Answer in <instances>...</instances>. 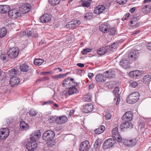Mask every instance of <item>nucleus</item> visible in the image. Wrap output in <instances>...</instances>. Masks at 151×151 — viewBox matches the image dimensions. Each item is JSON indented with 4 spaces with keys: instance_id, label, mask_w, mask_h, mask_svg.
I'll use <instances>...</instances> for the list:
<instances>
[{
    "instance_id": "62",
    "label": "nucleus",
    "mask_w": 151,
    "mask_h": 151,
    "mask_svg": "<svg viewBox=\"0 0 151 151\" xmlns=\"http://www.w3.org/2000/svg\"><path fill=\"white\" fill-rule=\"evenodd\" d=\"M88 76L90 79H91L93 76L94 74L91 73H89L88 74Z\"/></svg>"
},
{
    "instance_id": "54",
    "label": "nucleus",
    "mask_w": 151,
    "mask_h": 151,
    "mask_svg": "<svg viewBox=\"0 0 151 151\" xmlns=\"http://www.w3.org/2000/svg\"><path fill=\"white\" fill-rule=\"evenodd\" d=\"M117 46V44L114 42L113 44L109 47L110 48L114 49H115L116 48Z\"/></svg>"
},
{
    "instance_id": "60",
    "label": "nucleus",
    "mask_w": 151,
    "mask_h": 151,
    "mask_svg": "<svg viewBox=\"0 0 151 151\" xmlns=\"http://www.w3.org/2000/svg\"><path fill=\"white\" fill-rule=\"evenodd\" d=\"M53 102L52 101L50 100H49L48 101L45 102H44V104H53Z\"/></svg>"
},
{
    "instance_id": "32",
    "label": "nucleus",
    "mask_w": 151,
    "mask_h": 151,
    "mask_svg": "<svg viewBox=\"0 0 151 151\" xmlns=\"http://www.w3.org/2000/svg\"><path fill=\"white\" fill-rule=\"evenodd\" d=\"M28 114L31 116H35L38 114V112L34 109H32L29 110Z\"/></svg>"
},
{
    "instance_id": "45",
    "label": "nucleus",
    "mask_w": 151,
    "mask_h": 151,
    "mask_svg": "<svg viewBox=\"0 0 151 151\" xmlns=\"http://www.w3.org/2000/svg\"><path fill=\"white\" fill-rule=\"evenodd\" d=\"M122 141L124 143V144L126 146H130V140H128L127 139H122Z\"/></svg>"
},
{
    "instance_id": "41",
    "label": "nucleus",
    "mask_w": 151,
    "mask_h": 151,
    "mask_svg": "<svg viewBox=\"0 0 151 151\" xmlns=\"http://www.w3.org/2000/svg\"><path fill=\"white\" fill-rule=\"evenodd\" d=\"M61 0H49V3L53 6L56 5L60 3Z\"/></svg>"
},
{
    "instance_id": "6",
    "label": "nucleus",
    "mask_w": 151,
    "mask_h": 151,
    "mask_svg": "<svg viewBox=\"0 0 151 151\" xmlns=\"http://www.w3.org/2000/svg\"><path fill=\"white\" fill-rule=\"evenodd\" d=\"M76 82L74 81V79L73 78H66L63 81L62 83V86L67 88L71 87L73 84L75 85L76 84Z\"/></svg>"
},
{
    "instance_id": "50",
    "label": "nucleus",
    "mask_w": 151,
    "mask_h": 151,
    "mask_svg": "<svg viewBox=\"0 0 151 151\" xmlns=\"http://www.w3.org/2000/svg\"><path fill=\"white\" fill-rule=\"evenodd\" d=\"M127 0H116L117 3L120 4H125L127 1Z\"/></svg>"
},
{
    "instance_id": "8",
    "label": "nucleus",
    "mask_w": 151,
    "mask_h": 151,
    "mask_svg": "<svg viewBox=\"0 0 151 151\" xmlns=\"http://www.w3.org/2000/svg\"><path fill=\"white\" fill-rule=\"evenodd\" d=\"M9 17L13 19H17L21 15L19 11L15 9L10 10L8 14Z\"/></svg>"
},
{
    "instance_id": "10",
    "label": "nucleus",
    "mask_w": 151,
    "mask_h": 151,
    "mask_svg": "<svg viewBox=\"0 0 151 151\" xmlns=\"http://www.w3.org/2000/svg\"><path fill=\"white\" fill-rule=\"evenodd\" d=\"M112 137L115 138L118 142H122V138L119 134L117 127H115L113 129L112 131Z\"/></svg>"
},
{
    "instance_id": "17",
    "label": "nucleus",
    "mask_w": 151,
    "mask_h": 151,
    "mask_svg": "<svg viewBox=\"0 0 151 151\" xmlns=\"http://www.w3.org/2000/svg\"><path fill=\"white\" fill-rule=\"evenodd\" d=\"M40 136L41 132L39 130H38L32 134L30 136V139L31 140L35 141L37 140Z\"/></svg>"
},
{
    "instance_id": "28",
    "label": "nucleus",
    "mask_w": 151,
    "mask_h": 151,
    "mask_svg": "<svg viewBox=\"0 0 151 151\" xmlns=\"http://www.w3.org/2000/svg\"><path fill=\"white\" fill-rule=\"evenodd\" d=\"M10 9V7L9 5L0 6V13H6L8 12Z\"/></svg>"
},
{
    "instance_id": "31",
    "label": "nucleus",
    "mask_w": 151,
    "mask_h": 151,
    "mask_svg": "<svg viewBox=\"0 0 151 151\" xmlns=\"http://www.w3.org/2000/svg\"><path fill=\"white\" fill-rule=\"evenodd\" d=\"M21 70L24 72H27L29 69V66L26 64H23L20 67Z\"/></svg>"
},
{
    "instance_id": "38",
    "label": "nucleus",
    "mask_w": 151,
    "mask_h": 151,
    "mask_svg": "<svg viewBox=\"0 0 151 151\" xmlns=\"http://www.w3.org/2000/svg\"><path fill=\"white\" fill-rule=\"evenodd\" d=\"M151 76L149 75H147L144 76L143 82L145 83H148L150 81Z\"/></svg>"
},
{
    "instance_id": "26",
    "label": "nucleus",
    "mask_w": 151,
    "mask_h": 151,
    "mask_svg": "<svg viewBox=\"0 0 151 151\" xmlns=\"http://www.w3.org/2000/svg\"><path fill=\"white\" fill-rule=\"evenodd\" d=\"M141 74V72L138 70L132 71L129 73V75L131 77L135 78H137L139 77Z\"/></svg>"
},
{
    "instance_id": "27",
    "label": "nucleus",
    "mask_w": 151,
    "mask_h": 151,
    "mask_svg": "<svg viewBox=\"0 0 151 151\" xmlns=\"http://www.w3.org/2000/svg\"><path fill=\"white\" fill-rule=\"evenodd\" d=\"M132 124L129 122H122L120 126V128L122 129L124 128H131L132 127Z\"/></svg>"
},
{
    "instance_id": "61",
    "label": "nucleus",
    "mask_w": 151,
    "mask_h": 151,
    "mask_svg": "<svg viewBox=\"0 0 151 151\" xmlns=\"http://www.w3.org/2000/svg\"><path fill=\"white\" fill-rule=\"evenodd\" d=\"M13 121V119H12L10 118L7 120V123L8 124H10L12 123Z\"/></svg>"
},
{
    "instance_id": "2",
    "label": "nucleus",
    "mask_w": 151,
    "mask_h": 151,
    "mask_svg": "<svg viewBox=\"0 0 151 151\" xmlns=\"http://www.w3.org/2000/svg\"><path fill=\"white\" fill-rule=\"evenodd\" d=\"M139 94L137 92H134L131 94L127 99V102L130 104H134L139 99Z\"/></svg>"
},
{
    "instance_id": "57",
    "label": "nucleus",
    "mask_w": 151,
    "mask_h": 151,
    "mask_svg": "<svg viewBox=\"0 0 151 151\" xmlns=\"http://www.w3.org/2000/svg\"><path fill=\"white\" fill-rule=\"evenodd\" d=\"M130 13H126L124 16L123 18H122V20H125L130 15Z\"/></svg>"
},
{
    "instance_id": "20",
    "label": "nucleus",
    "mask_w": 151,
    "mask_h": 151,
    "mask_svg": "<svg viewBox=\"0 0 151 151\" xmlns=\"http://www.w3.org/2000/svg\"><path fill=\"white\" fill-rule=\"evenodd\" d=\"M19 79L16 76H14L11 78L9 81V83L12 86L17 85L19 82Z\"/></svg>"
},
{
    "instance_id": "46",
    "label": "nucleus",
    "mask_w": 151,
    "mask_h": 151,
    "mask_svg": "<svg viewBox=\"0 0 151 151\" xmlns=\"http://www.w3.org/2000/svg\"><path fill=\"white\" fill-rule=\"evenodd\" d=\"M101 144V142L99 139L96 140L94 144L95 147L96 148H98L100 146Z\"/></svg>"
},
{
    "instance_id": "56",
    "label": "nucleus",
    "mask_w": 151,
    "mask_h": 151,
    "mask_svg": "<svg viewBox=\"0 0 151 151\" xmlns=\"http://www.w3.org/2000/svg\"><path fill=\"white\" fill-rule=\"evenodd\" d=\"M49 77H45L40 78L39 80L40 81H45L49 79Z\"/></svg>"
},
{
    "instance_id": "63",
    "label": "nucleus",
    "mask_w": 151,
    "mask_h": 151,
    "mask_svg": "<svg viewBox=\"0 0 151 151\" xmlns=\"http://www.w3.org/2000/svg\"><path fill=\"white\" fill-rule=\"evenodd\" d=\"M147 47L149 50H151V42L148 43L147 45Z\"/></svg>"
},
{
    "instance_id": "16",
    "label": "nucleus",
    "mask_w": 151,
    "mask_h": 151,
    "mask_svg": "<svg viewBox=\"0 0 151 151\" xmlns=\"http://www.w3.org/2000/svg\"><path fill=\"white\" fill-rule=\"evenodd\" d=\"M37 147V144L35 141L28 142L26 145V147L29 151H33L35 150Z\"/></svg>"
},
{
    "instance_id": "52",
    "label": "nucleus",
    "mask_w": 151,
    "mask_h": 151,
    "mask_svg": "<svg viewBox=\"0 0 151 151\" xmlns=\"http://www.w3.org/2000/svg\"><path fill=\"white\" fill-rule=\"evenodd\" d=\"M145 124L144 122L142 121L140 122L139 125V128L140 129L143 128L145 127Z\"/></svg>"
},
{
    "instance_id": "39",
    "label": "nucleus",
    "mask_w": 151,
    "mask_h": 151,
    "mask_svg": "<svg viewBox=\"0 0 151 151\" xmlns=\"http://www.w3.org/2000/svg\"><path fill=\"white\" fill-rule=\"evenodd\" d=\"M93 17V14L91 12H88L85 14L84 17L86 20L90 19Z\"/></svg>"
},
{
    "instance_id": "30",
    "label": "nucleus",
    "mask_w": 151,
    "mask_h": 151,
    "mask_svg": "<svg viewBox=\"0 0 151 151\" xmlns=\"http://www.w3.org/2000/svg\"><path fill=\"white\" fill-rule=\"evenodd\" d=\"M108 47H102L100 48L97 51V54L99 55H104L107 52Z\"/></svg>"
},
{
    "instance_id": "18",
    "label": "nucleus",
    "mask_w": 151,
    "mask_h": 151,
    "mask_svg": "<svg viewBox=\"0 0 151 151\" xmlns=\"http://www.w3.org/2000/svg\"><path fill=\"white\" fill-rule=\"evenodd\" d=\"M106 9L105 6L100 5L96 7L94 10V13L97 14L103 13Z\"/></svg>"
},
{
    "instance_id": "15",
    "label": "nucleus",
    "mask_w": 151,
    "mask_h": 151,
    "mask_svg": "<svg viewBox=\"0 0 151 151\" xmlns=\"http://www.w3.org/2000/svg\"><path fill=\"white\" fill-rule=\"evenodd\" d=\"M133 114L130 111L126 112L122 117L124 121L129 122L131 121L133 118Z\"/></svg>"
},
{
    "instance_id": "11",
    "label": "nucleus",
    "mask_w": 151,
    "mask_h": 151,
    "mask_svg": "<svg viewBox=\"0 0 151 151\" xmlns=\"http://www.w3.org/2000/svg\"><path fill=\"white\" fill-rule=\"evenodd\" d=\"M31 6L30 5L28 4H23L20 6L19 9L20 11L23 13L24 14L28 13L29 11L31 9Z\"/></svg>"
},
{
    "instance_id": "5",
    "label": "nucleus",
    "mask_w": 151,
    "mask_h": 151,
    "mask_svg": "<svg viewBox=\"0 0 151 151\" xmlns=\"http://www.w3.org/2000/svg\"><path fill=\"white\" fill-rule=\"evenodd\" d=\"M19 50L18 48L12 47L10 48L7 52L9 57L12 59L15 58L17 57L19 54Z\"/></svg>"
},
{
    "instance_id": "13",
    "label": "nucleus",
    "mask_w": 151,
    "mask_h": 151,
    "mask_svg": "<svg viewBox=\"0 0 151 151\" xmlns=\"http://www.w3.org/2000/svg\"><path fill=\"white\" fill-rule=\"evenodd\" d=\"M110 28V26L108 22H104L99 25V29L101 31L105 33Z\"/></svg>"
},
{
    "instance_id": "47",
    "label": "nucleus",
    "mask_w": 151,
    "mask_h": 151,
    "mask_svg": "<svg viewBox=\"0 0 151 151\" xmlns=\"http://www.w3.org/2000/svg\"><path fill=\"white\" fill-rule=\"evenodd\" d=\"M57 118L58 116H53L51 117L50 119V122L52 123L56 122L57 124Z\"/></svg>"
},
{
    "instance_id": "24",
    "label": "nucleus",
    "mask_w": 151,
    "mask_h": 151,
    "mask_svg": "<svg viewBox=\"0 0 151 151\" xmlns=\"http://www.w3.org/2000/svg\"><path fill=\"white\" fill-rule=\"evenodd\" d=\"M57 124H62L65 123L68 120V118L65 116H58Z\"/></svg>"
},
{
    "instance_id": "29",
    "label": "nucleus",
    "mask_w": 151,
    "mask_h": 151,
    "mask_svg": "<svg viewBox=\"0 0 151 151\" xmlns=\"http://www.w3.org/2000/svg\"><path fill=\"white\" fill-rule=\"evenodd\" d=\"M105 128L103 125H101L98 128L96 129L94 131L95 134H100L102 133L105 130Z\"/></svg>"
},
{
    "instance_id": "7",
    "label": "nucleus",
    "mask_w": 151,
    "mask_h": 151,
    "mask_svg": "<svg viewBox=\"0 0 151 151\" xmlns=\"http://www.w3.org/2000/svg\"><path fill=\"white\" fill-rule=\"evenodd\" d=\"M77 85V83H76V84L75 85L73 84L72 85L71 87L68 88L67 89V92L66 93L67 91H65L64 93H65L67 96H68L77 93L78 92L77 89L76 88V86Z\"/></svg>"
},
{
    "instance_id": "40",
    "label": "nucleus",
    "mask_w": 151,
    "mask_h": 151,
    "mask_svg": "<svg viewBox=\"0 0 151 151\" xmlns=\"http://www.w3.org/2000/svg\"><path fill=\"white\" fill-rule=\"evenodd\" d=\"M9 57L7 54H2L0 56L1 59L4 62H6L8 60Z\"/></svg>"
},
{
    "instance_id": "55",
    "label": "nucleus",
    "mask_w": 151,
    "mask_h": 151,
    "mask_svg": "<svg viewBox=\"0 0 151 151\" xmlns=\"http://www.w3.org/2000/svg\"><path fill=\"white\" fill-rule=\"evenodd\" d=\"M25 34H26L28 37L32 36V32L30 30H27L25 32Z\"/></svg>"
},
{
    "instance_id": "64",
    "label": "nucleus",
    "mask_w": 151,
    "mask_h": 151,
    "mask_svg": "<svg viewBox=\"0 0 151 151\" xmlns=\"http://www.w3.org/2000/svg\"><path fill=\"white\" fill-rule=\"evenodd\" d=\"M77 65L80 67H83L84 66V65L83 63H78L77 64Z\"/></svg>"
},
{
    "instance_id": "48",
    "label": "nucleus",
    "mask_w": 151,
    "mask_h": 151,
    "mask_svg": "<svg viewBox=\"0 0 151 151\" xmlns=\"http://www.w3.org/2000/svg\"><path fill=\"white\" fill-rule=\"evenodd\" d=\"M130 147H132L136 144L137 142V140L135 139H130Z\"/></svg>"
},
{
    "instance_id": "22",
    "label": "nucleus",
    "mask_w": 151,
    "mask_h": 151,
    "mask_svg": "<svg viewBox=\"0 0 151 151\" xmlns=\"http://www.w3.org/2000/svg\"><path fill=\"white\" fill-rule=\"evenodd\" d=\"M119 65L122 68L126 69L129 67V61L125 59H122L119 62Z\"/></svg>"
},
{
    "instance_id": "51",
    "label": "nucleus",
    "mask_w": 151,
    "mask_h": 151,
    "mask_svg": "<svg viewBox=\"0 0 151 151\" xmlns=\"http://www.w3.org/2000/svg\"><path fill=\"white\" fill-rule=\"evenodd\" d=\"M110 35H113L116 34V29L114 28H111L110 31Z\"/></svg>"
},
{
    "instance_id": "35",
    "label": "nucleus",
    "mask_w": 151,
    "mask_h": 151,
    "mask_svg": "<svg viewBox=\"0 0 151 151\" xmlns=\"http://www.w3.org/2000/svg\"><path fill=\"white\" fill-rule=\"evenodd\" d=\"M67 74H59L58 75H53L51 76L52 78L58 80L59 79L63 78L64 76L67 75Z\"/></svg>"
},
{
    "instance_id": "59",
    "label": "nucleus",
    "mask_w": 151,
    "mask_h": 151,
    "mask_svg": "<svg viewBox=\"0 0 151 151\" xmlns=\"http://www.w3.org/2000/svg\"><path fill=\"white\" fill-rule=\"evenodd\" d=\"M137 83L136 82H133L131 83V85L133 88H135L137 86Z\"/></svg>"
},
{
    "instance_id": "21",
    "label": "nucleus",
    "mask_w": 151,
    "mask_h": 151,
    "mask_svg": "<svg viewBox=\"0 0 151 151\" xmlns=\"http://www.w3.org/2000/svg\"><path fill=\"white\" fill-rule=\"evenodd\" d=\"M139 55V53L138 50H133L130 51L128 55L129 58L135 59L137 58Z\"/></svg>"
},
{
    "instance_id": "12",
    "label": "nucleus",
    "mask_w": 151,
    "mask_h": 151,
    "mask_svg": "<svg viewBox=\"0 0 151 151\" xmlns=\"http://www.w3.org/2000/svg\"><path fill=\"white\" fill-rule=\"evenodd\" d=\"M80 23L81 22L80 21L75 20L68 22L65 25V27L66 28L69 29H74L76 26L79 25Z\"/></svg>"
},
{
    "instance_id": "1",
    "label": "nucleus",
    "mask_w": 151,
    "mask_h": 151,
    "mask_svg": "<svg viewBox=\"0 0 151 151\" xmlns=\"http://www.w3.org/2000/svg\"><path fill=\"white\" fill-rule=\"evenodd\" d=\"M114 76V74L112 73L111 70L107 71L103 73V74H98L95 77L96 80L99 82H104L105 81L106 78H111Z\"/></svg>"
},
{
    "instance_id": "4",
    "label": "nucleus",
    "mask_w": 151,
    "mask_h": 151,
    "mask_svg": "<svg viewBox=\"0 0 151 151\" xmlns=\"http://www.w3.org/2000/svg\"><path fill=\"white\" fill-rule=\"evenodd\" d=\"M116 140L113 138H109L105 140L103 145L104 149H107L112 147L116 143Z\"/></svg>"
},
{
    "instance_id": "3",
    "label": "nucleus",
    "mask_w": 151,
    "mask_h": 151,
    "mask_svg": "<svg viewBox=\"0 0 151 151\" xmlns=\"http://www.w3.org/2000/svg\"><path fill=\"white\" fill-rule=\"evenodd\" d=\"M55 136V133L52 131L48 130L44 133L42 137L43 139L48 142L52 141Z\"/></svg>"
},
{
    "instance_id": "25",
    "label": "nucleus",
    "mask_w": 151,
    "mask_h": 151,
    "mask_svg": "<svg viewBox=\"0 0 151 151\" xmlns=\"http://www.w3.org/2000/svg\"><path fill=\"white\" fill-rule=\"evenodd\" d=\"M19 126L22 131H27L29 129V126L28 124L24 121L21 122Z\"/></svg>"
},
{
    "instance_id": "42",
    "label": "nucleus",
    "mask_w": 151,
    "mask_h": 151,
    "mask_svg": "<svg viewBox=\"0 0 151 151\" xmlns=\"http://www.w3.org/2000/svg\"><path fill=\"white\" fill-rule=\"evenodd\" d=\"M92 49L89 48H87L83 49L81 52V53L83 55H85L87 54L88 52H90L92 51Z\"/></svg>"
},
{
    "instance_id": "36",
    "label": "nucleus",
    "mask_w": 151,
    "mask_h": 151,
    "mask_svg": "<svg viewBox=\"0 0 151 151\" xmlns=\"http://www.w3.org/2000/svg\"><path fill=\"white\" fill-rule=\"evenodd\" d=\"M44 62V60L42 59L38 58L36 59L34 61V64L37 65H40Z\"/></svg>"
},
{
    "instance_id": "14",
    "label": "nucleus",
    "mask_w": 151,
    "mask_h": 151,
    "mask_svg": "<svg viewBox=\"0 0 151 151\" xmlns=\"http://www.w3.org/2000/svg\"><path fill=\"white\" fill-rule=\"evenodd\" d=\"M89 142L88 140L83 141L81 144L79 148L80 151H86L88 150L90 147Z\"/></svg>"
},
{
    "instance_id": "19",
    "label": "nucleus",
    "mask_w": 151,
    "mask_h": 151,
    "mask_svg": "<svg viewBox=\"0 0 151 151\" xmlns=\"http://www.w3.org/2000/svg\"><path fill=\"white\" fill-rule=\"evenodd\" d=\"M93 104H89L83 106V110L85 113L91 112L93 109Z\"/></svg>"
},
{
    "instance_id": "37",
    "label": "nucleus",
    "mask_w": 151,
    "mask_h": 151,
    "mask_svg": "<svg viewBox=\"0 0 151 151\" xmlns=\"http://www.w3.org/2000/svg\"><path fill=\"white\" fill-rule=\"evenodd\" d=\"M91 96L90 94H88L84 96L83 99L85 101L90 102L91 100Z\"/></svg>"
},
{
    "instance_id": "53",
    "label": "nucleus",
    "mask_w": 151,
    "mask_h": 151,
    "mask_svg": "<svg viewBox=\"0 0 151 151\" xmlns=\"http://www.w3.org/2000/svg\"><path fill=\"white\" fill-rule=\"evenodd\" d=\"M105 116L106 119L107 120H108L111 119V115L109 113H106Z\"/></svg>"
},
{
    "instance_id": "34",
    "label": "nucleus",
    "mask_w": 151,
    "mask_h": 151,
    "mask_svg": "<svg viewBox=\"0 0 151 151\" xmlns=\"http://www.w3.org/2000/svg\"><path fill=\"white\" fill-rule=\"evenodd\" d=\"M6 33V30L4 27L0 28V38L4 37Z\"/></svg>"
},
{
    "instance_id": "44",
    "label": "nucleus",
    "mask_w": 151,
    "mask_h": 151,
    "mask_svg": "<svg viewBox=\"0 0 151 151\" xmlns=\"http://www.w3.org/2000/svg\"><path fill=\"white\" fill-rule=\"evenodd\" d=\"M17 71L15 69H13L9 71V75L10 76L13 77V76H15V75L17 73Z\"/></svg>"
},
{
    "instance_id": "33",
    "label": "nucleus",
    "mask_w": 151,
    "mask_h": 151,
    "mask_svg": "<svg viewBox=\"0 0 151 151\" xmlns=\"http://www.w3.org/2000/svg\"><path fill=\"white\" fill-rule=\"evenodd\" d=\"M91 0H82V5L85 7H88L90 5V2Z\"/></svg>"
},
{
    "instance_id": "43",
    "label": "nucleus",
    "mask_w": 151,
    "mask_h": 151,
    "mask_svg": "<svg viewBox=\"0 0 151 151\" xmlns=\"http://www.w3.org/2000/svg\"><path fill=\"white\" fill-rule=\"evenodd\" d=\"M116 83L113 81L109 82V83H107V86L108 88L110 89L112 88L113 87L114 85Z\"/></svg>"
},
{
    "instance_id": "49",
    "label": "nucleus",
    "mask_w": 151,
    "mask_h": 151,
    "mask_svg": "<svg viewBox=\"0 0 151 151\" xmlns=\"http://www.w3.org/2000/svg\"><path fill=\"white\" fill-rule=\"evenodd\" d=\"M119 88L118 87H115L114 90L113 91V92L115 96H117L118 93L119 92Z\"/></svg>"
},
{
    "instance_id": "23",
    "label": "nucleus",
    "mask_w": 151,
    "mask_h": 151,
    "mask_svg": "<svg viewBox=\"0 0 151 151\" xmlns=\"http://www.w3.org/2000/svg\"><path fill=\"white\" fill-rule=\"evenodd\" d=\"M51 19V16L47 14L43 15L41 16L40 18V21L43 23L48 22Z\"/></svg>"
},
{
    "instance_id": "58",
    "label": "nucleus",
    "mask_w": 151,
    "mask_h": 151,
    "mask_svg": "<svg viewBox=\"0 0 151 151\" xmlns=\"http://www.w3.org/2000/svg\"><path fill=\"white\" fill-rule=\"evenodd\" d=\"M120 101V98L119 95V94H117V100L116 102V105H118L119 104V102Z\"/></svg>"
},
{
    "instance_id": "9",
    "label": "nucleus",
    "mask_w": 151,
    "mask_h": 151,
    "mask_svg": "<svg viewBox=\"0 0 151 151\" xmlns=\"http://www.w3.org/2000/svg\"><path fill=\"white\" fill-rule=\"evenodd\" d=\"M9 130L8 128H3L0 129V139H5L9 135Z\"/></svg>"
}]
</instances>
